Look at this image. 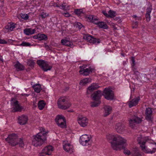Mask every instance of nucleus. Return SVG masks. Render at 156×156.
I'll list each match as a JSON object with an SVG mask.
<instances>
[{
    "mask_svg": "<svg viewBox=\"0 0 156 156\" xmlns=\"http://www.w3.org/2000/svg\"><path fill=\"white\" fill-rule=\"evenodd\" d=\"M106 138L114 150H118L120 147H123V145L125 144L126 140L118 135L108 134L106 135Z\"/></svg>",
    "mask_w": 156,
    "mask_h": 156,
    "instance_id": "1",
    "label": "nucleus"
},
{
    "mask_svg": "<svg viewBox=\"0 0 156 156\" xmlns=\"http://www.w3.org/2000/svg\"><path fill=\"white\" fill-rule=\"evenodd\" d=\"M5 140L13 146L19 144L20 147H23L24 145L22 138H19L18 136L14 133L9 135Z\"/></svg>",
    "mask_w": 156,
    "mask_h": 156,
    "instance_id": "2",
    "label": "nucleus"
},
{
    "mask_svg": "<svg viewBox=\"0 0 156 156\" xmlns=\"http://www.w3.org/2000/svg\"><path fill=\"white\" fill-rule=\"evenodd\" d=\"M32 144L35 146L41 145L46 139V133L41 132L33 136Z\"/></svg>",
    "mask_w": 156,
    "mask_h": 156,
    "instance_id": "3",
    "label": "nucleus"
},
{
    "mask_svg": "<svg viewBox=\"0 0 156 156\" xmlns=\"http://www.w3.org/2000/svg\"><path fill=\"white\" fill-rule=\"evenodd\" d=\"M57 104L59 108L64 110L69 108L71 105L68 99L65 97H62L59 98Z\"/></svg>",
    "mask_w": 156,
    "mask_h": 156,
    "instance_id": "4",
    "label": "nucleus"
},
{
    "mask_svg": "<svg viewBox=\"0 0 156 156\" xmlns=\"http://www.w3.org/2000/svg\"><path fill=\"white\" fill-rule=\"evenodd\" d=\"M102 95L107 100H112L114 98L113 91L109 88H106L103 90Z\"/></svg>",
    "mask_w": 156,
    "mask_h": 156,
    "instance_id": "5",
    "label": "nucleus"
},
{
    "mask_svg": "<svg viewBox=\"0 0 156 156\" xmlns=\"http://www.w3.org/2000/svg\"><path fill=\"white\" fill-rule=\"evenodd\" d=\"M37 63L44 71L50 70L52 68V66H49L47 62L43 60H37Z\"/></svg>",
    "mask_w": 156,
    "mask_h": 156,
    "instance_id": "6",
    "label": "nucleus"
},
{
    "mask_svg": "<svg viewBox=\"0 0 156 156\" xmlns=\"http://www.w3.org/2000/svg\"><path fill=\"white\" fill-rule=\"evenodd\" d=\"M84 39L87 40L92 44H98L100 43V39L93 37L91 35L87 34H85L83 37Z\"/></svg>",
    "mask_w": 156,
    "mask_h": 156,
    "instance_id": "7",
    "label": "nucleus"
},
{
    "mask_svg": "<svg viewBox=\"0 0 156 156\" xmlns=\"http://www.w3.org/2000/svg\"><path fill=\"white\" fill-rule=\"evenodd\" d=\"M142 121V119L135 115L132 117L131 119L129 121V126L133 128L136 124H139Z\"/></svg>",
    "mask_w": 156,
    "mask_h": 156,
    "instance_id": "8",
    "label": "nucleus"
},
{
    "mask_svg": "<svg viewBox=\"0 0 156 156\" xmlns=\"http://www.w3.org/2000/svg\"><path fill=\"white\" fill-rule=\"evenodd\" d=\"M53 151V148L52 146H47L42 150L41 155V156H44L45 155H50Z\"/></svg>",
    "mask_w": 156,
    "mask_h": 156,
    "instance_id": "9",
    "label": "nucleus"
},
{
    "mask_svg": "<svg viewBox=\"0 0 156 156\" xmlns=\"http://www.w3.org/2000/svg\"><path fill=\"white\" fill-rule=\"evenodd\" d=\"M140 100V97H135L128 102V105L129 108L136 105Z\"/></svg>",
    "mask_w": 156,
    "mask_h": 156,
    "instance_id": "10",
    "label": "nucleus"
},
{
    "mask_svg": "<svg viewBox=\"0 0 156 156\" xmlns=\"http://www.w3.org/2000/svg\"><path fill=\"white\" fill-rule=\"evenodd\" d=\"M28 119V118L27 115H22L18 117V122L21 125H24L27 123Z\"/></svg>",
    "mask_w": 156,
    "mask_h": 156,
    "instance_id": "11",
    "label": "nucleus"
},
{
    "mask_svg": "<svg viewBox=\"0 0 156 156\" xmlns=\"http://www.w3.org/2000/svg\"><path fill=\"white\" fill-rule=\"evenodd\" d=\"M78 121L80 126L83 127L86 126L88 124L87 119L86 117L82 116H79Z\"/></svg>",
    "mask_w": 156,
    "mask_h": 156,
    "instance_id": "12",
    "label": "nucleus"
},
{
    "mask_svg": "<svg viewBox=\"0 0 156 156\" xmlns=\"http://www.w3.org/2000/svg\"><path fill=\"white\" fill-rule=\"evenodd\" d=\"M13 106L14 107L11 111L12 112H21L23 108L22 107L20 106L18 104V101H17L13 103Z\"/></svg>",
    "mask_w": 156,
    "mask_h": 156,
    "instance_id": "13",
    "label": "nucleus"
},
{
    "mask_svg": "<svg viewBox=\"0 0 156 156\" xmlns=\"http://www.w3.org/2000/svg\"><path fill=\"white\" fill-rule=\"evenodd\" d=\"M101 91L100 90H98L94 92L91 95V97L93 100L94 101L100 100L102 96Z\"/></svg>",
    "mask_w": 156,
    "mask_h": 156,
    "instance_id": "14",
    "label": "nucleus"
},
{
    "mask_svg": "<svg viewBox=\"0 0 156 156\" xmlns=\"http://www.w3.org/2000/svg\"><path fill=\"white\" fill-rule=\"evenodd\" d=\"M152 9V5L151 4H150L146 9V12L145 14V17L147 21H149L151 20L150 14Z\"/></svg>",
    "mask_w": 156,
    "mask_h": 156,
    "instance_id": "15",
    "label": "nucleus"
},
{
    "mask_svg": "<svg viewBox=\"0 0 156 156\" xmlns=\"http://www.w3.org/2000/svg\"><path fill=\"white\" fill-rule=\"evenodd\" d=\"M152 111L151 108L148 107L146 109L145 112V119L147 120L151 119Z\"/></svg>",
    "mask_w": 156,
    "mask_h": 156,
    "instance_id": "16",
    "label": "nucleus"
},
{
    "mask_svg": "<svg viewBox=\"0 0 156 156\" xmlns=\"http://www.w3.org/2000/svg\"><path fill=\"white\" fill-rule=\"evenodd\" d=\"M125 126L121 123H117L115 125V129L117 132L121 133L125 129Z\"/></svg>",
    "mask_w": 156,
    "mask_h": 156,
    "instance_id": "17",
    "label": "nucleus"
},
{
    "mask_svg": "<svg viewBox=\"0 0 156 156\" xmlns=\"http://www.w3.org/2000/svg\"><path fill=\"white\" fill-rule=\"evenodd\" d=\"M141 149L145 153H147L153 154L156 151V149L155 148H152V150L148 148L146 146L144 145L141 146Z\"/></svg>",
    "mask_w": 156,
    "mask_h": 156,
    "instance_id": "18",
    "label": "nucleus"
},
{
    "mask_svg": "<svg viewBox=\"0 0 156 156\" xmlns=\"http://www.w3.org/2000/svg\"><path fill=\"white\" fill-rule=\"evenodd\" d=\"M99 86L97 84L93 83L87 89V94H90L93 91L97 89Z\"/></svg>",
    "mask_w": 156,
    "mask_h": 156,
    "instance_id": "19",
    "label": "nucleus"
},
{
    "mask_svg": "<svg viewBox=\"0 0 156 156\" xmlns=\"http://www.w3.org/2000/svg\"><path fill=\"white\" fill-rule=\"evenodd\" d=\"M80 73L84 76L88 75L90 73L92 72V69L91 68H87L85 69H81L79 71Z\"/></svg>",
    "mask_w": 156,
    "mask_h": 156,
    "instance_id": "20",
    "label": "nucleus"
},
{
    "mask_svg": "<svg viewBox=\"0 0 156 156\" xmlns=\"http://www.w3.org/2000/svg\"><path fill=\"white\" fill-rule=\"evenodd\" d=\"M104 116H107L109 115L112 112V107L109 105H106L104 107Z\"/></svg>",
    "mask_w": 156,
    "mask_h": 156,
    "instance_id": "21",
    "label": "nucleus"
},
{
    "mask_svg": "<svg viewBox=\"0 0 156 156\" xmlns=\"http://www.w3.org/2000/svg\"><path fill=\"white\" fill-rule=\"evenodd\" d=\"M55 121L56 124H59L62 122H66V120L65 117L62 115H58L55 119Z\"/></svg>",
    "mask_w": 156,
    "mask_h": 156,
    "instance_id": "22",
    "label": "nucleus"
},
{
    "mask_svg": "<svg viewBox=\"0 0 156 156\" xmlns=\"http://www.w3.org/2000/svg\"><path fill=\"white\" fill-rule=\"evenodd\" d=\"M90 140L89 136L87 135H83L81 136L80 139L79 141L80 143L82 145H84L85 144L83 143L84 142L87 140Z\"/></svg>",
    "mask_w": 156,
    "mask_h": 156,
    "instance_id": "23",
    "label": "nucleus"
},
{
    "mask_svg": "<svg viewBox=\"0 0 156 156\" xmlns=\"http://www.w3.org/2000/svg\"><path fill=\"white\" fill-rule=\"evenodd\" d=\"M36 31L35 29H32L30 28H26L24 30H23L24 33L27 35L34 34Z\"/></svg>",
    "mask_w": 156,
    "mask_h": 156,
    "instance_id": "24",
    "label": "nucleus"
},
{
    "mask_svg": "<svg viewBox=\"0 0 156 156\" xmlns=\"http://www.w3.org/2000/svg\"><path fill=\"white\" fill-rule=\"evenodd\" d=\"M126 141L125 142V145H123V146H124L123 147H120L118 149V150H120L122 149H124V153L125 154H127L128 155H129L131 153L130 152V151L128 149H127V148H126V147L127 145V144L126 143Z\"/></svg>",
    "mask_w": 156,
    "mask_h": 156,
    "instance_id": "25",
    "label": "nucleus"
},
{
    "mask_svg": "<svg viewBox=\"0 0 156 156\" xmlns=\"http://www.w3.org/2000/svg\"><path fill=\"white\" fill-rule=\"evenodd\" d=\"M14 66L17 71L23 70L25 68L24 66L20 64L19 62H17L16 63L15 65Z\"/></svg>",
    "mask_w": 156,
    "mask_h": 156,
    "instance_id": "26",
    "label": "nucleus"
},
{
    "mask_svg": "<svg viewBox=\"0 0 156 156\" xmlns=\"http://www.w3.org/2000/svg\"><path fill=\"white\" fill-rule=\"evenodd\" d=\"M32 87L34 88L35 91L37 93H40L42 90L41 85L39 84H34Z\"/></svg>",
    "mask_w": 156,
    "mask_h": 156,
    "instance_id": "27",
    "label": "nucleus"
},
{
    "mask_svg": "<svg viewBox=\"0 0 156 156\" xmlns=\"http://www.w3.org/2000/svg\"><path fill=\"white\" fill-rule=\"evenodd\" d=\"M91 79L90 78H86L83 80H81L80 82V85L84 86L87 83L91 82Z\"/></svg>",
    "mask_w": 156,
    "mask_h": 156,
    "instance_id": "28",
    "label": "nucleus"
},
{
    "mask_svg": "<svg viewBox=\"0 0 156 156\" xmlns=\"http://www.w3.org/2000/svg\"><path fill=\"white\" fill-rule=\"evenodd\" d=\"M61 43L63 44L66 46H70L71 47L72 45V44L71 43L70 41L66 39H62L61 41Z\"/></svg>",
    "mask_w": 156,
    "mask_h": 156,
    "instance_id": "29",
    "label": "nucleus"
},
{
    "mask_svg": "<svg viewBox=\"0 0 156 156\" xmlns=\"http://www.w3.org/2000/svg\"><path fill=\"white\" fill-rule=\"evenodd\" d=\"M38 107L39 109L41 110L43 109L45 105V103L43 100L39 101L38 102Z\"/></svg>",
    "mask_w": 156,
    "mask_h": 156,
    "instance_id": "30",
    "label": "nucleus"
},
{
    "mask_svg": "<svg viewBox=\"0 0 156 156\" xmlns=\"http://www.w3.org/2000/svg\"><path fill=\"white\" fill-rule=\"evenodd\" d=\"M16 27L14 23L10 24L9 23L5 27L6 29L12 31L13 29Z\"/></svg>",
    "mask_w": 156,
    "mask_h": 156,
    "instance_id": "31",
    "label": "nucleus"
},
{
    "mask_svg": "<svg viewBox=\"0 0 156 156\" xmlns=\"http://www.w3.org/2000/svg\"><path fill=\"white\" fill-rule=\"evenodd\" d=\"M99 27L102 28L107 29L108 28V26L106 23L103 22H99L97 23Z\"/></svg>",
    "mask_w": 156,
    "mask_h": 156,
    "instance_id": "32",
    "label": "nucleus"
},
{
    "mask_svg": "<svg viewBox=\"0 0 156 156\" xmlns=\"http://www.w3.org/2000/svg\"><path fill=\"white\" fill-rule=\"evenodd\" d=\"M39 34V40L41 41V40H44L46 41L48 39V37L47 36L44 34Z\"/></svg>",
    "mask_w": 156,
    "mask_h": 156,
    "instance_id": "33",
    "label": "nucleus"
},
{
    "mask_svg": "<svg viewBox=\"0 0 156 156\" xmlns=\"http://www.w3.org/2000/svg\"><path fill=\"white\" fill-rule=\"evenodd\" d=\"M144 140V138H143L141 136H140L138 137L137 139V141L139 144H141L140 146H143L146 143L145 141H143Z\"/></svg>",
    "mask_w": 156,
    "mask_h": 156,
    "instance_id": "34",
    "label": "nucleus"
},
{
    "mask_svg": "<svg viewBox=\"0 0 156 156\" xmlns=\"http://www.w3.org/2000/svg\"><path fill=\"white\" fill-rule=\"evenodd\" d=\"M101 103L100 100L94 101L91 103L90 106L92 107H96L98 106Z\"/></svg>",
    "mask_w": 156,
    "mask_h": 156,
    "instance_id": "35",
    "label": "nucleus"
},
{
    "mask_svg": "<svg viewBox=\"0 0 156 156\" xmlns=\"http://www.w3.org/2000/svg\"><path fill=\"white\" fill-rule=\"evenodd\" d=\"M132 156H140L141 154L137 149L134 150L131 152Z\"/></svg>",
    "mask_w": 156,
    "mask_h": 156,
    "instance_id": "36",
    "label": "nucleus"
},
{
    "mask_svg": "<svg viewBox=\"0 0 156 156\" xmlns=\"http://www.w3.org/2000/svg\"><path fill=\"white\" fill-rule=\"evenodd\" d=\"M108 17H110L111 18L115 17L116 15V12H115L111 10H110L108 12Z\"/></svg>",
    "mask_w": 156,
    "mask_h": 156,
    "instance_id": "37",
    "label": "nucleus"
},
{
    "mask_svg": "<svg viewBox=\"0 0 156 156\" xmlns=\"http://www.w3.org/2000/svg\"><path fill=\"white\" fill-rule=\"evenodd\" d=\"M19 46H24V47H31L32 45L29 42H27L25 41H23L20 44Z\"/></svg>",
    "mask_w": 156,
    "mask_h": 156,
    "instance_id": "38",
    "label": "nucleus"
},
{
    "mask_svg": "<svg viewBox=\"0 0 156 156\" xmlns=\"http://www.w3.org/2000/svg\"><path fill=\"white\" fill-rule=\"evenodd\" d=\"M57 124L59 126L62 128H66V122H62L60 123L59 124L58 123Z\"/></svg>",
    "mask_w": 156,
    "mask_h": 156,
    "instance_id": "39",
    "label": "nucleus"
},
{
    "mask_svg": "<svg viewBox=\"0 0 156 156\" xmlns=\"http://www.w3.org/2000/svg\"><path fill=\"white\" fill-rule=\"evenodd\" d=\"M74 26L76 28H78L79 29H80L83 27L82 24L79 22H75L74 23Z\"/></svg>",
    "mask_w": 156,
    "mask_h": 156,
    "instance_id": "40",
    "label": "nucleus"
},
{
    "mask_svg": "<svg viewBox=\"0 0 156 156\" xmlns=\"http://www.w3.org/2000/svg\"><path fill=\"white\" fill-rule=\"evenodd\" d=\"M27 63V65L29 66H31V67H33L35 64V62L33 60H29L28 61Z\"/></svg>",
    "mask_w": 156,
    "mask_h": 156,
    "instance_id": "41",
    "label": "nucleus"
},
{
    "mask_svg": "<svg viewBox=\"0 0 156 156\" xmlns=\"http://www.w3.org/2000/svg\"><path fill=\"white\" fill-rule=\"evenodd\" d=\"M20 16L22 19H24L25 20H27L29 18V16L27 14L21 13L20 14Z\"/></svg>",
    "mask_w": 156,
    "mask_h": 156,
    "instance_id": "42",
    "label": "nucleus"
},
{
    "mask_svg": "<svg viewBox=\"0 0 156 156\" xmlns=\"http://www.w3.org/2000/svg\"><path fill=\"white\" fill-rule=\"evenodd\" d=\"M75 13L77 15H80L82 13V10L81 9H75Z\"/></svg>",
    "mask_w": 156,
    "mask_h": 156,
    "instance_id": "43",
    "label": "nucleus"
},
{
    "mask_svg": "<svg viewBox=\"0 0 156 156\" xmlns=\"http://www.w3.org/2000/svg\"><path fill=\"white\" fill-rule=\"evenodd\" d=\"M40 16L41 17L42 19H44L47 16H48V14H47L46 12H43Z\"/></svg>",
    "mask_w": 156,
    "mask_h": 156,
    "instance_id": "44",
    "label": "nucleus"
},
{
    "mask_svg": "<svg viewBox=\"0 0 156 156\" xmlns=\"http://www.w3.org/2000/svg\"><path fill=\"white\" fill-rule=\"evenodd\" d=\"M63 147L64 149L66 152H69L70 151L71 148L69 147H68V146H63Z\"/></svg>",
    "mask_w": 156,
    "mask_h": 156,
    "instance_id": "45",
    "label": "nucleus"
},
{
    "mask_svg": "<svg viewBox=\"0 0 156 156\" xmlns=\"http://www.w3.org/2000/svg\"><path fill=\"white\" fill-rule=\"evenodd\" d=\"M94 16L93 15H90L88 17V19L89 20L92 22H93V20H94Z\"/></svg>",
    "mask_w": 156,
    "mask_h": 156,
    "instance_id": "46",
    "label": "nucleus"
},
{
    "mask_svg": "<svg viewBox=\"0 0 156 156\" xmlns=\"http://www.w3.org/2000/svg\"><path fill=\"white\" fill-rule=\"evenodd\" d=\"M132 63L131 64V66L132 67H133L134 66V65H135V58L134 57H132Z\"/></svg>",
    "mask_w": 156,
    "mask_h": 156,
    "instance_id": "47",
    "label": "nucleus"
},
{
    "mask_svg": "<svg viewBox=\"0 0 156 156\" xmlns=\"http://www.w3.org/2000/svg\"><path fill=\"white\" fill-rule=\"evenodd\" d=\"M6 43H7V42L6 41L4 40V39H0V44H5Z\"/></svg>",
    "mask_w": 156,
    "mask_h": 156,
    "instance_id": "48",
    "label": "nucleus"
},
{
    "mask_svg": "<svg viewBox=\"0 0 156 156\" xmlns=\"http://www.w3.org/2000/svg\"><path fill=\"white\" fill-rule=\"evenodd\" d=\"M103 14L107 17H108V14L104 10L102 12Z\"/></svg>",
    "mask_w": 156,
    "mask_h": 156,
    "instance_id": "49",
    "label": "nucleus"
},
{
    "mask_svg": "<svg viewBox=\"0 0 156 156\" xmlns=\"http://www.w3.org/2000/svg\"><path fill=\"white\" fill-rule=\"evenodd\" d=\"M90 140H87L85 141V142H84L83 143L85 144L84 145H82L83 146H86V145H88L89 144V143L88 142Z\"/></svg>",
    "mask_w": 156,
    "mask_h": 156,
    "instance_id": "50",
    "label": "nucleus"
},
{
    "mask_svg": "<svg viewBox=\"0 0 156 156\" xmlns=\"http://www.w3.org/2000/svg\"><path fill=\"white\" fill-rule=\"evenodd\" d=\"M112 18L114 19V20L117 21L118 22H119L120 21V20L119 18L118 17H116L115 16V17H113Z\"/></svg>",
    "mask_w": 156,
    "mask_h": 156,
    "instance_id": "51",
    "label": "nucleus"
},
{
    "mask_svg": "<svg viewBox=\"0 0 156 156\" xmlns=\"http://www.w3.org/2000/svg\"><path fill=\"white\" fill-rule=\"evenodd\" d=\"M39 36V34H38L37 35H34L33 36V38L34 39H37L39 40V37H38Z\"/></svg>",
    "mask_w": 156,
    "mask_h": 156,
    "instance_id": "52",
    "label": "nucleus"
},
{
    "mask_svg": "<svg viewBox=\"0 0 156 156\" xmlns=\"http://www.w3.org/2000/svg\"><path fill=\"white\" fill-rule=\"evenodd\" d=\"M61 9L64 10L65 9L66 6L63 4L59 5Z\"/></svg>",
    "mask_w": 156,
    "mask_h": 156,
    "instance_id": "53",
    "label": "nucleus"
},
{
    "mask_svg": "<svg viewBox=\"0 0 156 156\" xmlns=\"http://www.w3.org/2000/svg\"><path fill=\"white\" fill-rule=\"evenodd\" d=\"M64 14L65 16L66 17H68L70 16L68 12H65Z\"/></svg>",
    "mask_w": 156,
    "mask_h": 156,
    "instance_id": "54",
    "label": "nucleus"
},
{
    "mask_svg": "<svg viewBox=\"0 0 156 156\" xmlns=\"http://www.w3.org/2000/svg\"><path fill=\"white\" fill-rule=\"evenodd\" d=\"M70 144L69 143H68V144H65L64 145H63V146H68V147H70Z\"/></svg>",
    "mask_w": 156,
    "mask_h": 156,
    "instance_id": "55",
    "label": "nucleus"
},
{
    "mask_svg": "<svg viewBox=\"0 0 156 156\" xmlns=\"http://www.w3.org/2000/svg\"><path fill=\"white\" fill-rule=\"evenodd\" d=\"M142 18L140 16H137V18L136 19V20H141Z\"/></svg>",
    "mask_w": 156,
    "mask_h": 156,
    "instance_id": "56",
    "label": "nucleus"
},
{
    "mask_svg": "<svg viewBox=\"0 0 156 156\" xmlns=\"http://www.w3.org/2000/svg\"><path fill=\"white\" fill-rule=\"evenodd\" d=\"M132 70L134 72L135 71H136V69L134 66L133 67H132Z\"/></svg>",
    "mask_w": 156,
    "mask_h": 156,
    "instance_id": "57",
    "label": "nucleus"
},
{
    "mask_svg": "<svg viewBox=\"0 0 156 156\" xmlns=\"http://www.w3.org/2000/svg\"><path fill=\"white\" fill-rule=\"evenodd\" d=\"M133 72H134V73L135 75H138V73H139L136 70L135 71Z\"/></svg>",
    "mask_w": 156,
    "mask_h": 156,
    "instance_id": "58",
    "label": "nucleus"
},
{
    "mask_svg": "<svg viewBox=\"0 0 156 156\" xmlns=\"http://www.w3.org/2000/svg\"><path fill=\"white\" fill-rule=\"evenodd\" d=\"M135 24L136 26H137V25H138V22L137 21L135 22Z\"/></svg>",
    "mask_w": 156,
    "mask_h": 156,
    "instance_id": "59",
    "label": "nucleus"
},
{
    "mask_svg": "<svg viewBox=\"0 0 156 156\" xmlns=\"http://www.w3.org/2000/svg\"><path fill=\"white\" fill-rule=\"evenodd\" d=\"M55 6L56 7H58V8H60V6L59 5H58L57 4H56L55 5Z\"/></svg>",
    "mask_w": 156,
    "mask_h": 156,
    "instance_id": "60",
    "label": "nucleus"
},
{
    "mask_svg": "<svg viewBox=\"0 0 156 156\" xmlns=\"http://www.w3.org/2000/svg\"><path fill=\"white\" fill-rule=\"evenodd\" d=\"M137 16L136 15H134L133 16V18H135V19L137 18Z\"/></svg>",
    "mask_w": 156,
    "mask_h": 156,
    "instance_id": "61",
    "label": "nucleus"
},
{
    "mask_svg": "<svg viewBox=\"0 0 156 156\" xmlns=\"http://www.w3.org/2000/svg\"><path fill=\"white\" fill-rule=\"evenodd\" d=\"M97 20V19H96L95 17L94 16V20H93V22H94V21L96 20Z\"/></svg>",
    "mask_w": 156,
    "mask_h": 156,
    "instance_id": "62",
    "label": "nucleus"
},
{
    "mask_svg": "<svg viewBox=\"0 0 156 156\" xmlns=\"http://www.w3.org/2000/svg\"><path fill=\"white\" fill-rule=\"evenodd\" d=\"M29 95H30L29 94H24V95L25 96H27V97L29 96Z\"/></svg>",
    "mask_w": 156,
    "mask_h": 156,
    "instance_id": "63",
    "label": "nucleus"
},
{
    "mask_svg": "<svg viewBox=\"0 0 156 156\" xmlns=\"http://www.w3.org/2000/svg\"><path fill=\"white\" fill-rule=\"evenodd\" d=\"M147 139V137H144V140H146V141Z\"/></svg>",
    "mask_w": 156,
    "mask_h": 156,
    "instance_id": "64",
    "label": "nucleus"
}]
</instances>
